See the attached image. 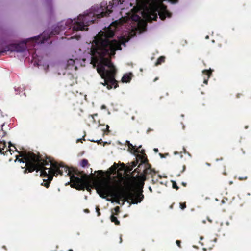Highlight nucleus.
<instances>
[{"instance_id": "nucleus-37", "label": "nucleus", "mask_w": 251, "mask_h": 251, "mask_svg": "<svg viewBox=\"0 0 251 251\" xmlns=\"http://www.w3.org/2000/svg\"><path fill=\"white\" fill-rule=\"evenodd\" d=\"M223 174L224 175H226V172L225 170L224 171V172H223Z\"/></svg>"}, {"instance_id": "nucleus-16", "label": "nucleus", "mask_w": 251, "mask_h": 251, "mask_svg": "<svg viewBox=\"0 0 251 251\" xmlns=\"http://www.w3.org/2000/svg\"><path fill=\"white\" fill-rule=\"evenodd\" d=\"M139 162H138V161L137 160H135L133 162H132V165H129L128 166H127L126 167V171L127 172H129L130 173V171H132V170L133 169V168L134 167H135L137 165V164Z\"/></svg>"}, {"instance_id": "nucleus-5", "label": "nucleus", "mask_w": 251, "mask_h": 251, "mask_svg": "<svg viewBox=\"0 0 251 251\" xmlns=\"http://www.w3.org/2000/svg\"><path fill=\"white\" fill-rule=\"evenodd\" d=\"M51 165L54 170L55 176L58 175L69 176L73 184L72 187L79 190H84L88 183V176L83 171H80L75 168H69L62 163H58L52 160Z\"/></svg>"}, {"instance_id": "nucleus-3", "label": "nucleus", "mask_w": 251, "mask_h": 251, "mask_svg": "<svg viewBox=\"0 0 251 251\" xmlns=\"http://www.w3.org/2000/svg\"><path fill=\"white\" fill-rule=\"evenodd\" d=\"M18 152L19 155L16 156L15 161L18 160L24 165L21 166L22 169H25L24 174L32 173L34 171L37 173L40 171V176L47 178L50 181L52 180L53 176H56L54 170L51 165L52 160L50 158L47 157L44 159L39 153L36 154L30 151Z\"/></svg>"}, {"instance_id": "nucleus-13", "label": "nucleus", "mask_w": 251, "mask_h": 251, "mask_svg": "<svg viewBox=\"0 0 251 251\" xmlns=\"http://www.w3.org/2000/svg\"><path fill=\"white\" fill-rule=\"evenodd\" d=\"M128 143V150L131 153L134 154L138 153L139 152V148H136L135 146H133L131 143H130L129 141H127Z\"/></svg>"}, {"instance_id": "nucleus-38", "label": "nucleus", "mask_w": 251, "mask_h": 251, "mask_svg": "<svg viewBox=\"0 0 251 251\" xmlns=\"http://www.w3.org/2000/svg\"><path fill=\"white\" fill-rule=\"evenodd\" d=\"M94 116H97V114H95V115H91V117H92L93 119H94Z\"/></svg>"}, {"instance_id": "nucleus-20", "label": "nucleus", "mask_w": 251, "mask_h": 251, "mask_svg": "<svg viewBox=\"0 0 251 251\" xmlns=\"http://www.w3.org/2000/svg\"><path fill=\"white\" fill-rule=\"evenodd\" d=\"M51 181L47 179V180L44 179V182L41 184L42 185L45 186L47 188H49Z\"/></svg>"}, {"instance_id": "nucleus-12", "label": "nucleus", "mask_w": 251, "mask_h": 251, "mask_svg": "<svg viewBox=\"0 0 251 251\" xmlns=\"http://www.w3.org/2000/svg\"><path fill=\"white\" fill-rule=\"evenodd\" d=\"M12 146L11 142L9 143V146L6 147V142L4 141H0V153L1 154L5 155L8 151H11V150L10 147Z\"/></svg>"}, {"instance_id": "nucleus-14", "label": "nucleus", "mask_w": 251, "mask_h": 251, "mask_svg": "<svg viewBox=\"0 0 251 251\" xmlns=\"http://www.w3.org/2000/svg\"><path fill=\"white\" fill-rule=\"evenodd\" d=\"M132 75L131 73L125 74L122 78V81L126 83L129 82L131 80Z\"/></svg>"}, {"instance_id": "nucleus-26", "label": "nucleus", "mask_w": 251, "mask_h": 251, "mask_svg": "<svg viewBox=\"0 0 251 251\" xmlns=\"http://www.w3.org/2000/svg\"><path fill=\"white\" fill-rule=\"evenodd\" d=\"M176 245L179 247V248H181V241L180 240H176Z\"/></svg>"}, {"instance_id": "nucleus-2", "label": "nucleus", "mask_w": 251, "mask_h": 251, "mask_svg": "<svg viewBox=\"0 0 251 251\" xmlns=\"http://www.w3.org/2000/svg\"><path fill=\"white\" fill-rule=\"evenodd\" d=\"M115 185L111 184L110 182L104 180L100 182L97 186V191L100 196L105 198L107 196H111L114 199V201L120 204V201L122 200L123 203L129 202L130 200L132 204L141 202L144 196L143 191L133 192L126 191L123 186V178L115 180Z\"/></svg>"}, {"instance_id": "nucleus-21", "label": "nucleus", "mask_w": 251, "mask_h": 251, "mask_svg": "<svg viewBox=\"0 0 251 251\" xmlns=\"http://www.w3.org/2000/svg\"><path fill=\"white\" fill-rule=\"evenodd\" d=\"M112 213L113 214L118 215L120 213V208L119 206H116L112 210Z\"/></svg>"}, {"instance_id": "nucleus-19", "label": "nucleus", "mask_w": 251, "mask_h": 251, "mask_svg": "<svg viewBox=\"0 0 251 251\" xmlns=\"http://www.w3.org/2000/svg\"><path fill=\"white\" fill-rule=\"evenodd\" d=\"M80 165L82 167H85L86 166H90V164H89L88 160L86 159H83L81 160L80 162Z\"/></svg>"}, {"instance_id": "nucleus-6", "label": "nucleus", "mask_w": 251, "mask_h": 251, "mask_svg": "<svg viewBox=\"0 0 251 251\" xmlns=\"http://www.w3.org/2000/svg\"><path fill=\"white\" fill-rule=\"evenodd\" d=\"M157 13L162 20L165 19L166 17L170 18L172 16V13L167 9V6L162 3L155 5L153 9L151 10L150 13L151 18L153 20H156Z\"/></svg>"}, {"instance_id": "nucleus-40", "label": "nucleus", "mask_w": 251, "mask_h": 251, "mask_svg": "<svg viewBox=\"0 0 251 251\" xmlns=\"http://www.w3.org/2000/svg\"><path fill=\"white\" fill-rule=\"evenodd\" d=\"M240 94H238L237 95V98H239V97H240Z\"/></svg>"}, {"instance_id": "nucleus-39", "label": "nucleus", "mask_w": 251, "mask_h": 251, "mask_svg": "<svg viewBox=\"0 0 251 251\" xmlns=\"http://www.w3.org/2000/svg\"><path fill=\"white\" fill-rule=\"evenodd\" d=\"M149 190L151 192H152V189L151 188V187H149Z\"/></svg>"}, {"instance_id": "nucleus-17", "label": "nucleus", "mask_w": 251, "mask_h": 251, "mask_svg": "<svg viewBox=\"0 0 251 251\" xmlns=\"http://www.w3.org/2000/svg\"><path fill=\"white\" fill-rule=\"evenodd\" d=\"M110 220L112 222L115 223L116 225H120V221L117 219V217H115L113 214L111 215L110 217Z\"/></svg>"}, {"instance_id": "nucleus-34", "label": "nucleus", "mask_w": 251, "mask_h": 251, "mask_svg": "<svg viewBox=\"0 0 251 251\" xmlns=\"http://www.w3.org/2000/svg\"><path fill=\"white\" fill-rule=\"evenodd\" d=\"M159 155H160V156L161 158H164V157H165L164 155H163V154L159 153Z\"/></svg>"}, {"instance_id": "nucleus-27", "label": "nucleus", "mask_w": 251, "mask_h": 251, "mask_svg": "<svg viewBox=\"0 0 251 251\" xmlns=\"http://www.w3.org/2000/svg\"><path fill=\"white\" fill-rule=\"evenodd\" d=\"M182 167H183V169L181 171V173L183 172L185 170V169H186V166H185V165H183Z\"/></svg>"}, {"instance_id": "nucleus-32", "label": "nucleus", "mask_w": 251, "mask_h": 251, "mask_svg": "<svg viewBox=\"0 0 251 251\" xmlns=\"http://www.w3.org/2000/svg\"><path fill=\"white\" fill-rule=\"evenodd\" d=\"M153 151L155 152H158V149L157 148H154L153 149Z\"/></svg>"}, {"instance_id": "nucleus-25", "label": "nucleus", "mask_w": 251, "mask_h": 251, "mask_svg": "<svg viewBox=\"0 0 251 251\" xmlns=\"http://www.w3.org/2000/svg\"><path fill=\"white\" fill-rule=\"evenodd\" d=\"M96 210L98 216H100V212L99 208V206H96Z\"/></svg>"}, {"instance_id": "nucleus-29", "label": "nucleus", "mask_w": 251, "mask_h": 251, "mask_svg": "<svg viewBox=\"0 0 251 251\" xmlns=\"http://www.w3.org/2000/svg\"><path fill=\"white\" fill-rule=\"evenodd\" d=\"M152 130H153V129H151V128H148V130H147V133H149L150 131H152Z\"/></svg>"}, {"instance_id": "nucleus-41", "label": "nucleus", "mask_w": 251, "mask_h": 251, "mask_svg": "<svg viewBox=\"0 0 251 251\" xmlns=\"http://www.w3.org/2000/svg\"><path fill=\"white\" fill-rule=\"evenodd\" d=\"M3 248L5 249V250H7L6 247L5 246H3Z\"/></svg>"}, {"instance_id": "nucleus-8", "label": "nucleus", "mask_w": 251, "mask_h": 251, "mask_svg": "<svg viewBox=\"0 0 251 251\" xmlns=\"http://www.w3.org/2000/svg\"><path fill=\"white\" fill-rule=\"evenodd\" d=\"M26 49V43L25 44H11L6 46L4 50L0 51V55L6 51H16L18 52H24Z\"/></svg>"}, {"instance_id": "nucleus-24", "label": "nucleus", "mask_w": 251, "mask_h": 251, "mask_svg": "<svg viewBox=\"0 0 251 251\" xmlns=\"http://www.w3.org/2000/svg\"><path fill=\"white\" fill-rule=\"evenodd\" d=\"M180 207L182 210H184L186 207V203H180Z\"/></svg>"}, {"instance_id": "nucleus-22", "label": "nucleus", "mask_w": 251, "mask_h": 251, "mask_svg": "<svg viewBox=\"0 0 251 251\" xmlns=\"http://www.w3.org/2000/svg\"><path fill=\"white\" fill-rule=\"evenodd\" d=\"M118 167V165L116 163H114L113 167H111L110 168V169L112 170V172H116V170L117 169Z\"/></svg>"}, {"instance_id": "nucleus-18", "label": "nucleus", "mask_w": 251, "mask_h": 251, "mask_svg": "<svg viewBox=\"0 0 251 251\" xmlns=\"http://www.w3.org/2000/svg\"><path fill=\"white\" fill-rule=\"evenodd\" d=\"M165 57L164 56H160L159 57L158 59L157 60L156 62L155 63V65L157 66L159 65H160L161 63L165 62Z\"/></svg>"}, {"instance_id": "nucleus-33", "label": "nucleus", "mask_w": 251, "mask_h": 251, "mask_svg": "<svg viewBox=\"0 0 251 251\" xmlns=\"http://www.w3.org/2000/svg\"><path fill=\"white\" fill-rule=\"evenodd\" d=\"M109 126H108V125H106V130H107L108 132H109Z\"/></svg>"}, {"instance_id": "nucleus-1", "label": "nucleus", "mask_w": 251, "mask_h": 251, "mask_svg": "<svg viewBox=\"0 0 251 251\" xmlns=\"http://www.w3.org/2000/svg\"><path fill=\"white\" fill-rule=\"evenodd\" d=\"M115 32L110 27L104 31H100L96 40V48L92 51L91 63L94 67L97 66V70L103 82L101 84L106 86L108 90L119 87L115 79L116 69L111 60V57L114 56L115 51L121 50V43L116 40L110 41L109 38L114 36Z\"/></svg>"}, {"instance_id": "nucleus-28", "label": "nucleus", "mask_w": 251, "mask_h": 251, "mask_svg": "<svg viewBox=\"0 0 251 251\" xmlns=\"http://www.w3.org/2000/svg\"><path fill=\"white\" fill-rule=\"evenodd\" d=\"M240 180H246L247 179V176L245 177H239V178Z\"/></svg>"}, {"instance_id": "nucleus-15", "label": "nucleus", "mask_w": 251, "mask_h": 251, "mask_svg": "<svg viewBox=\"0 0 251 251\" xmlns=\"http://www.w3.org/2000/svg\"><path fill=\"white\" fill-rule=\"evenodd\" d=\"M202 73L204 75H205L207 76V79H204L203 81V83L205 84H207L208 83V80L209 78L210 77L211 75H212V70L211 69L209 70H204L202 71Z\"/></svg>"}, {"instance_id": "nucleus-44", "label": "nucleus", "mask_w": 251, "mask_h": 251, "mask_svg": "<svg viewBox=\"0 0 251 251\" xmlns=\"http://www.w3.org/2000/svg\"><path fill=\"white\" fill-rule=\"evenodd\" d=\"M178 153L177 152H175V154H177Z\"/></svg>"}, {"instance_id": "nucleus-7", "label": "nucleus", "mask_w": 251, "mask_h": 251, "mask_svg": "<svg viewBox=\"0 0 251 251\" xmlns=\"http://www.w3.org/2000/svg\"><path fill=\"white\" fill-rule=\"evenodd\" d=\"M143 164H145L146 168L143 170V173H142L140 177L143 180V181L145 180L146 175L147 174H151V175H153V174H155V172L154 170H153L152 169H151V165L148 163H140L138 166V167L134 170V171L132 173V175H134V173L135 172H137V173H140L141 171V169H140L143 165Z\"/></svg>"}, {"instance_id": "nucleus-4", "label": "nucleus", "mask_w": 251, "mask_h": 251, "mask_svg": "<svg viewBox=\"0 0 251 251\" xmlns=\"http://www.w3.org/2000/svg\"><path fill=\"white\" fill-rule=\"evenodd\" d=\"M105 8L103 6H99V5L93 6L91 10L92 12L84 15H79L77 20L71 19H68L65 23L61 22L58 24L50 34H58L61 31L66 29H72L73 31H83L87 30L85 27H88L91 24L94 23L97 19L105 17L106 12L103 10Z\"/></svg>"}, {"instance_id": "nucleus-23", "label": "nucleus", "mask_w": 251, "mask_h": 251, "mask_svg": "<svg viewBox=\"0 0 251 251\" xmlns=\"http://www.w3.org/2000/svg\"><path fill=\"white\" fill-rule=\"evenodd\" d=\"M172 187L176 190L179 189V187L177 186V184L175 181H172Z\"/></svg>"}, {"instance_id": "nucleus-42", "label": "nucleus", "mask_w": 251, "mask_h": 251, "mask_svg": "<svg viewBox=\"0 0 251 251\" xmlns=\"http://www.w3.org/2000/svg\"><path fill=\"white\" fill-rule=\"evenodd\" d=\"M99 172L100 173H103L102 171H101H101H99Z\"/></svg>"}, {"instance_id": "nucleus-9", "label": "nucleus", "mask_w": 251, "mask_h": 251, "mask_svg": "<svg viewBox=\"0 0 251 251\" xmlns=\"http://www.w3.org/2000/svg\"><path fill=\"white\" fill-rule=\"evenodd\" d=\"M123 2V1H122L121 0H113L112 2L109 3L108 5H107V3L104 2H101V4L99 5V6H103V8H105L103 11L106 12V15H105V17H107L112 12L111 9L114 6H117L119 4H122Z\"/></svg>"}, {"instance_id": "nucleus-10", "label": "nucleus", "mask_w": 251, "mask_h": 251, "mask_svg": "<svg viewBox=\"0 0 251 251\" xmlns=\"http://www.w3.org/2000/svg\"><path fill=\"white\" fill-rule=\"evenodd\" d=\"M47 34V31H44L43 33L40 36H35L31 38V39L35 42V43H44L45 41H47L50 37V35L46 36V35Z\"/></svg>"}, {"instance_id": "nucleus-11", "label": "nucleus", "mask_w": 251, "mask_h": 251, "mask_svg": "<svg viewBox=\"0 0 251 251\" xmlns=\"http://www.w3.org/2000/svg\"><path fill=\"white\" fill-rule=\"evenodd\" d=\"M140 152L141 154H138L136 157V160L141 162V163H148V160L147 159V156L145 154V151L144 149H142L141 151H139L138 153Z\"/></svg>"}, {"instance_id": "nucleus-45", "label": "nucleus", "mask_w": 251, "mask_h": 251, "mask_svg": "<svg viewBox=\"0 0 251 251\" xmlns=\"http://www.w3.org/2000/svg\"><path fill=\"white\" fill-rule=\"evenodd\" d=\"M3 126H4V124H2V125H1L2 127Z\"/></svg>"}, {"instance_id": "nucleus-36", "label": "nucleus", "mask_w": 251, "mask_h": 251, "mask_svg": "<svg viewBox=\"0 0 251 251\" xmlns=\"http://www.w3.org/2000/svg\"><path fill=\"white\" fill-rule=\"evenodd\" d=\"M183 150L184 151V152L185 153H186V149H185V148H184V147L183 148Z\"/></svg>"}, {"instance_id": "nucleus-30", "label": "nucleus", "mask_w": 251, "mask_h": 251, "mask_svg": "<svg viewBox=\"0 0 251 251\" xmlns=\"http://www.w3.org/2000/svg\"><path fill=\"white\" fill-rule=\"evenodd\" d=\"M84 212L87 213H88L90 212L89 210L88 209H84Z\"/></svg>"}, {"instance_id": "nucleus-31", "label": "nucleus", "mask_w": 251, "mask_h": 251, "mask_svg": "<svg viewBox=\"0 0 251 251\" xmlns=\"http://www.w3.org/2000/svg\"><path fill=\"white\" fill-rule=\"evenodd\" d=\"M68 62L69 64H71L74 63V61L73 59H70Z\"/></svg>"}, {"instance_id": "nucleus-43", "label": "nucleus", "mask_w": 251, "mask_h": 251, "mask_svg": "<svg viewBox=\"0 0 251 251\" xmlns=\"http://www.w3.org/2000/svg\"><path fill=\"white\" fill-rule=\"evenodd\" d=\"M157 79H158L157 78H156L154 79V81H156V80H157Z\"/></svg>"}, {"instance_id": "nucleus-35", "label": "nucleus", "mask_w": 251, "mask_h": 251, "mask_svg": "<svg viewBox=\"0 0 251 251\" xmlns=\"http://www.w3.org/2000/svg\"><path fill=\"white\" fill-rule=\"evenodd\" d=\"M182 185L184 186V187H186V183H185V182H182Z\"/></svg>"}]
</instances>
